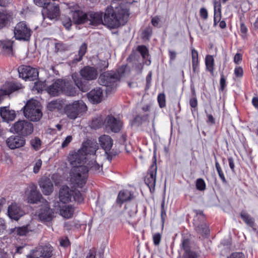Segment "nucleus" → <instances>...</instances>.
<instances>
[{
    "label": "nucleus",
    "instance_id": "nucleus-14",
    "mask_svg": "<svg viewBox=\"0 0 258 258\" xmlns=\"http://www.w3.org/2000/svg\"><path fill=\"white\" fill-rule=\"evenodd\" d=\"M106 127L114 133H117L121 130L122 123L119 119L112 116H108L106 118Z\"/></svg>",
    "mask_w": 258,
    "mask_h": 258
},
{
    "label": "nucleus",
    "instance_id": "nucleus-26",
    "mask_svg": "<svg viewBox=\"0 0 258 258\" xmlns=\"http://www.w3.org/2000/svg\"><path fill=\"white\" fill-rule=\"evenodd\" d=\"M92 25L97 26L103 23L102 13L99 12H90L88 19Z\"/></svg>",
    "mask_w": 258,
    "mask_h": 258
},
{
    "label": "nucleus",
    "instance_id": "nucleus-11",
    "mask_svg": "<svg viewBox=\"0 0 258 258\" xmlns=\"http://www.w3.org/2000/svg\"><path fill=\"white\" fill-rule=\"evenodd\" d=\"M25 142V140L19 135L11 136L6 140L7 145L11 149H15L23 147Z\"/></svg>",
    "mask_w": 258,
    "mask_h": 258
},
{
    "label": "nucleus",
    "instance_id": "nucleus-33",
    "mask_svg": "<svg viewBox=\"0 0 258 258\" xmlns=\"http://www.w3.org/2000/svg\"><path fill=\"white\" fill-rule=\"evenodd\" d=\"M87 48V44L86 43H83L80 46L79 52L78 56H76L74 59L75 62L80 61L82 60L83 56L86 52Z\"/></svg>",
    "mask_w": 258,
    "mask_h": 258
},
{
    "label": "nucleus",
    "instance_id": "nucleus-43",
    "mask_svg": "<svg viewBox=\"0 0 258 258\" xmlns=\"http://www.w3.org/2000/svg\"><path fill=\"white\" fill-rule=\"evenodd\" d=\"M64 92L67 95L69 96H75L78 94L76 89L71 86H68L64 88Z\"/></svg>",
    "mask_w": 258,
    "mask_h": 258
},
{
    "label": "nucleus",
    "instance_id": "nucleus-25",
    "mask_svg": "<svg viewBox=\"0 0 258 258\" xmlns=\"http://www.w3.org/2000/svg\"><path fill=\"white\" fill-rule=\"evenodd\" d=\"M53 247L50 245H46L38 248L37 252L41 258H50L53 255Z\"/></svg>",
    "mask_w": 258,
    "mask_h": 258
},
{
    "label": "nucleus",
    "instance_id": "nucleus-61",
    "mask_svg": "<svg viewBox=\"0 0 258 258\" xmlns=\"http://www.w3.org/2000/svg\"><path fill=\"white\" fill-rule=\"evenodd\" d=\"M220 83V89L221 90H223L226 86V80L223 75L221 77Z\"/></svg>",
    "mask_w": 258,
    "mask_h": 258
},
{
    "label": "nucleus",
    "instance_id": "nucleus-20",
    "mask_svg": "<svg viewBox=\"0 0 258 258\" xmlns=\"http://www.w3.org/2000/svg\"><path fill=\"white\" fill-rule=\"evenodd\" d=\"M73 196V191L67 186H62L59 194V198L60 201L63 203H68L71 201Z\"/></svg>",
    "mask_w": 258,
    "mask_h": 258
},
{
    "label": "nucleus",
    "instance_id": "nucleus-19",
    "mask_svg": "<svg viewBox=\"0 0 258 258\" xmlns=\"http://www.w3.org/2000/svg\"><path fill=\"white\" fill-rule=\"evenodd\" d=\"M81 75L87 80H93L97 78L98 74L96 69L93 67H85L80 71Z\"/></svg>",
    "mask_w": 258,
    "mask_h": 258
},
{
    "label": "nucleus",
    "instance_id": "nucleus-5",
    "mask_svg": "<svg viewBox=\"0 0 258 258\" xmlns=\"http://www.w3.org/2000/svg\"><path fill=\"white\" fill-rule=\"evenodd\" d=\"M90 149L87 156V160L85 161V165L88 169V172L94 173H100L102 170V165L99 163L96 160V152L98 149L97 144L96 142L90 143Z\"/></svg>",
    "mask_w": 258,
    "mask_h": 258
},
{
    "label": "nucleus",
    "instance_id": "nucleus-58",
    "mask_svg": "<svg viewBox=\"0 0 258 258\" xmlns=\"http://www.w3.org/2000/svg\"><path fill=\"white\" fill-rule=\"evenodd\" d=\"M234 74L237 77H241L243 75L242 69L240 67L236 68L234 70Z\"/></svg>",
    "mask_w": 258,
    "mask_h": 258
},
{
    "label": "nucleus",
    "instance_id": "nucleus-22",
    "mask_svg": "<svg viewBox=\"0 0 258 258\" xmlns=\"http://www.w3.org/2000/svg\"><path fill=\"white\" fill-rule=\"evenodd\" d=\"M30 192L27 196L28 202L32 204L36 203L40 200L41 195L37 191L36 185L32 184L30 186Z\"/></svg>",
    "mask_w": 258,
    "mask_h": 258
},
{
    "label": "nucleus",
    "instance_id": "nucleus-9",
    "mask_svg": "<svg viewBox=\"0 0 258 258\" xmlns=\"http://www.w3.org/2000/svg\"><path fill=\"white\" fill-rule=\"evenodd\" d=\"M20 77L26 80L34 81L38 77L37 70L28 66H22L18 68Z\"/></svg>",
    "mask_w": 258,
    "mask_h": 258
},
{
    "label": "nucleus",
    "instance_id": "nucleus-51",
    "mask_svg": "<svg viewBox=\"0 0 258 258\" xmlns=\"http://www.w3.org/2000/svg\"><path fill=\"white\" fill-rule=\"evenodd\" d=\"M8 94L9 93L7 92V89L5 88L4 86H3V87L0 89V103Z\"/></svg>",
    "mask_w": 258,
    "mask_h": 258
},
{
    "label": "nucleus",
    "instance_id": "nucleus-44",
    "mask_svg": "<svg viewBox=\"0 0 258 258\" xmlns=\"http://www.w3.org/2000/svg\"><path fill=\"white\" fill-rule=\"evenodd\" d=\"M215 167H216V170L217 171V172L219 174L220 178L222 180V181L224 183H226L227 181L225 178L224 173L222 170V169L220 167L219 163L217 161H216L215 163Z\"/></svg>",
    "mask_w": 258,
    "mask_h": 258
},
{
    "label": "nucleus",
    "instance_id": "nucleus-3",
    "mask_svg": "<svg viewBox=\"0 0 258 258\" xmlns=\"http://www.w3.org/2000/svg\"><path fill=\"white\" fill-rule=\"evenodd\" d=\"M87 110V107L82 100H78L67 104L64 112L70 119L75 120L82 116Z\"/></svg>",
    "mask_w": 258,
    "mask_h": 258
},
{
    "label": "nucleus",
    "instance_id": "nucleus-57",
    "mask_svg": "<svg viewBox=\"0 0 258 258\" xmlns=\"http://www.w3.org/2000/svg\"><path fill=\"white\" fill-rule=\"evenodd\" d=\"M108 64L107 62H106L105 60H102L98 64V68L100 70H102L107 68L108 67Z\"/></svg>",
    "mask_w": 258,
    "mask_h": 258
},
{
    "label": "nucleus",
    "instance_id": "nucleus-36",
    "mask_svg": "<svg viewBox=\"0 0 258 258\" xmlns=\"http://www.w3.org/2000/svg\"><path fill=\"white\" fill-rule=\"evenodd\" d=\"M191 55H192V69L194 72L197 71L198 67V52L194 48L191 49Z\"/></svg>",
    "mask_w": 258,
    "mask_h": 258
},
{
    "label": "nucleus",
    "instance_id": "nucleus-53",
    "mask_svg": "<svg viewBox=\"0 0 258 258\" xmlns=\"http://www.w3.org/2000/svg\"><path fill=\"white\" fill-rule=\"evenodd\" d=\"M73 138L71 136H67L64 140L63 141V142L61 144V147L62 148H64L67 147L69 144L72 141Z\"/></svg>",
    "mask_w": 258,
    "mask_h": 258
},
{
    "label": "nucleus",
    "instance_id": "nucleus-16",
    "mask_svg": "<svg viewBox=\"0 0 258 258\" xmlns=\"http://www.w3.org/2000/svg\"><path fill=\"white\" fill-rule=\"evenodd\" d=\"M8 213L11 219L16 221L18 220L25 214L20 207L16 204H12L9 206Z\"/></svg>",
    "mask_w": 258,
    "mask_h": 258
},
{
    "label": "nucleus",
    "instance_id": "nucleus-2",
    "mask_svg": "<svg viewBox=\"0 0 258 258\" xmlns=\"http://www.w3.org/2000/svg\"><path fill=\"white\" fill-rule=\"evenodd\" d=\"M88 169L85 165L73 167L70 172V181L75 187H82L86 183Z\"/></svg>",
    "mask_w": 258,
    "mask_h": 258
},
{
    "label": "nucleus",
    "instance_id": "nucleus-28",
    "mask_svg": "<svg viewBox=\"0 0 258 258\" xmlns=\"http://www.w3.org/2000/svg\"><path fill=\"white\" fill-rule=\"evenodd\" d=\"M63 107L62 100H55L49 102L47 105V108L50 111H58Z\"/></svg>",
    "mask_w": 258,
    "mask_h": 258
},
{
    "label": "nucleus",
    "instance_id": "nucleus-50",
    "mask_svg": "<svg viewBox=\"0 0 258 258\" xmlns=\"http://www.w3.org/2000/svg\"><path fill=\"white\" fill-rule=\"evenodd\" d=\"M217 3L214 4V22L215 24H217V21H219L220 19L219 17L220 16L221 9L218 8V12L216 11Z\"/></svg>",
    "mask_w": 258,
    "mask_h": 258
},
{
    "label": "nucleus",
    "instance_id": "nucleus-42",
    "mask_svg": "<svg viewBox=\"0 0 258 258\" xmlns=\"http://www.w3.org/2000/svg\"><path fill=\"white\" fill-rule=\"evenodd\" d=\"M16 232L17 234L20 236L25 235L27 233L30 231V229L29 225L19 227L16 228Z\"/></svg>",
    "mask_w": 258,
    "mask_h": 258
},
{
    "label": "nucleus",
    "instance_id": "nucleus-49",
    "mask_svg": "<svg viewBox=\"0 0 258 258\" xmlns=\"http://www.w3.org/2000/svg\"><path fill=\"white\" fill-rule=\"evenodd\" d=\"M42 162L41 159H37L35 161V163L33 167V172L35 173H37L39 172L42 166Z\"/></svg>",
    "mask_w": 258,
    "mask_h": 258
},
{
    "label": "nucleus",
    "instance_id": "nucleus-6",
    "mask_svg": "<svg viewBox=\"0 0 258 258\" xmlns=\"http://www.w3.org/2000/svg\"><path fill=\"white\" fill-rule=\"evenodd\" d=\"M90 144L87 143L77 152H72L69 154L68 159L72 167L75 166L84 165L90 149Z\"/></svg>",
    "mask_w": 258,
    "mask_h": 258
},
{
    "label": "nucleus",
    "instance_id": "nucleus-13",
    "mask_svg": "<svg viewBox=\"0 0 258 258\" xmlns=\"http://www.w3.org/2000/svg\"><path fill=\"white\" fill-rule=\"evenodd\" d=\"M70 14L73 17V22L76 24H82L86 22L88 16L85 13L78 9V7L70 8Z\"/></svg>",
    "mask_w": 258,
    "mask_h": 258
},
{
    "label": "nucleus",
    "instance_id": "nucleus-29",
    "mask_svg": "<svg viewBox=\"0 0 258 258\" xmlns=\"http://www.w3.org/2000/svg\"><path fill=\"white\" fill-rule=\"evenodd\" d=\"M133 198L132 194L128 190L120 191L118 195L117 203L122 204L131 200Z\"/></svg>",
    "mask_w": 258,
    "mask_h": 258
},
{
    "label": "nucleus",
    "instance_id": "nucleus-17",
    "mask_svg": "<svg viewBox=\"0 0 258 258\" xmlns=\"http://www.w3.org/2000/svg\"><path fill=\"white\" fill-rule=\"evenodd\" d=\"M88 98L92 103H98L100 102L103 98V90L100 88H96L87 94Z\"/></svg>",
    "mask_w": 258,
    "mask_h": 258
},
{
    "label": "nucleus",
    "instance_id": "nucleus-54",
    "mask_svg": "<svg viewBox=\"0 0 258 258\" xmlns=\"http://www.w3.org/2000/svg\"><path fill=\"white\" fill-rule=\"evenodd\" d=\"M196 253L192 251H187L184 253L182 258H196Z\"/></svg>",
    "mask_w": 258,
    "mask_h": 258
},
{
    "label": "nucleus",
    "instance_id": "nucleus-8",
    "mask_svg": "<svg viewBox=\"0 0 258 258\" xmlns=\"http://www.w3.org/2000/svg\"><path fill=\"white\" fill-rule=\"evenodd\" d=\"M14 36L16 39L28 41L31 35V30L24 22L18 23L14 28Z\"/></svg>",
    "mask_w": 258,
    "mask_h": 258
},
{
    "label": "nucleus",
    "instance_id": "nucleus-35",
    "mask_svg": "<svg viewBox=\"0 0 258 258\" xmlns=\"http://www.w3.org/2000/svg\"><path fill=\"white\" fill-rule=\"evenodd\" d=\"M241 218L244 221V222L249 226L250 227H253L254 224V220L249 214L245 212H241L240 214Z\"/></svg>",
    "mask_w": 258,
    "mask_h": 258
},
{
    "label": "nucleus",
    "instance_id": "nucleus-37",
    "mask_svg": "<svg viewBox=\"0 0 258 258\" xmlns=\"http://www.w3.org/2000/svg\"><path fill=\"white\" fill-rule=\"evenodd\" d=\"M10 16L4 12H0V28H3L6 26L9 21Z\"/></svg>",
    "mask_w": 258,
    "mask_h": 258
},
{
    "label": "nucleus",
    "instance_id": "nucleus-55",
    "mask_svg": "<svg viewBox=\"0 0 258 258\" xmlns=\"http://www.w3.org/2000/svg\"><path fill=\"white\" fill-rule=\"evenodd\" d=\"M200 14L201 17L204 20H206L208 18V12L207 10L204 8H201L200 11Z\"/></svg>",
    "mask_w": 258,
    "mask_h": 258
},
{
    "label": "nucleus",
    "instance_id": "nucleus-56",
    "mask_svg": "<svg viewBox=\"0 0 258 258\" xmlns=\"http://www.w3.org/2000/svg\"><path fill=\"white\" fill-rule=\"evenodd\" d=\"M229 258H245V256L242 252H234L230 255Z\"/></svg>",
    "mask_w": 258,
    "mask_h": 258
},
{
    "label": "nucleus",
    "instance_id": "nucleus-34",
    "mask_svg": "<svg viewBox=\"0 0 258 258\" xmlns=\"http://www.w3.org/2000/svg\"><path fill=\"white\" fill-rule=\"evenodd\" d=\"M13 42L11 40L5 41L3 43V48L4 52L7 55H13Z\"/></svg>",
    "mask_w": 258,
    "mask_h": 258
},
{
    "label": "nucleus",
    "instance_id": "nucleus-47",
    "mask_svg": "<svg viewBox=\"0 0 258 258\" xmlns=\"http://www.w3.org/2000/svg\"><path fill=\"white\" fill-rule=\"evenodd\" d=\"M158 102L161 108L164 107L166 105L165 96L164 94L160 93L158 96Z\"/></svg>",
    "mask_w": 258,
    "mask_h": 258
},
{
    "label": "nucleus",
    "instance_id": "nucleus-32",
    "mask_svg": "<svg viewBox=\"0 0 258 258\" xmlns=\"http://www.w3.org/2000/svg\"><path fill=\"white\" fill-rule=\"evenodd\" d=\"M196 230L202 236H206L209 233V227L206 223H203L197 226Z\"/></svg>",
    "mask_w": 258,
    "mask_h": 258
},
{
    "label": "nucleus",
    "instance_id": "nucleus-18",
    "mask_svg": "<svg viewBox=\"0 0 258 258\" xmlns=\"http://www.w3.org/2000/svg\"><path fill=\"white\" fill-rule=\"evenodd\" d=\"M64 83L62 80H58L47 88L48 93L52 96H57L63 91Z\"/></svg>",
    "mask_w": 258,
    "mask_h": 258
},
{
    "label": "nucleus",
    "instance_id": "nucleus-38",
    "mask_svg": "<svg viewBox=\"0 0 258 258\" xmlns=\"http://www.w3.org/2000/svg\"><path fill=\"white\" fill-rule=\"evenodd\" d=\"M30 145L33 149L38 151L40 149L41 141L39 138L35 137L30 140Z\"/></svg>",
    "mask_w": 258,
    "mask_h": 258
},
{
    "label": "nucleus",
    "instance_id": "nucleus-45",
    "mask_svg": "<svg viewBox=\"0 0 258 258\" xmlns=\"http://www.w3.org/2000/svg\"><path fill=\"white\" fill-rule=\"evenodd\" d=\"M75 201L82 203L84 201V198L81 192L78 190L73 191V196Z\"/></svg>",
    "mask_w": 258,
    "mask_h": 258
},
{
    "label": "nucleus",
    "instance_id": "nucleus-62",
    "mask_svg": "<svg viewBox=\"0 0 258 258\" xmlns=\"http://www.w3.org/2000/svg\"><path fill=\"white\" fill-rule=\"evenodd\" d=\"M160 22V19L158 17H155L152 19V24L155 27H157Z\"/></svg>",
    "mask_w": 258,
    "mask_h": 258
},
{
    "label": "nucleus",
    "instance_id": "nucleus-24",
    "mask_svg": "<svg viewBox=\"0 0 258 258\" xmlns=\"http://www.w3.org/2000/svg\"><path fill=\"white\" fill-rule=\"evenodd\" d=\"M42 191L45 195H49L53 191V184L48 178H44L39 182Z\"/></svg>",
    "mask_w": 258,
    "mask_h": 258
},
{
    "label": "nucleus",
    "instance_id": "nucleus-63",
    "mask_svg": "<svg viewBox=\"0 0 258 258\" xmlns=\"http://www.w3.org/2000/svg\"><path fill=\"white\" fill-rule=\"evenodd\" d=\"M147 115L141 116H140L139 115H138L135 118V120L136 121H138V122H142L143 121L146 120L147 119Z\"/></svg>",
    "mask_w": 258,
    "mask_h": 258
},
{
    "label": "nucleus",
    "instance_id": "nucleus-23",
    "mask_svg": "<svg viewBox=\"0 0 258 258\" xmlns=\"http://www.w3.org/2000/svg\"><path fill=\"white\" fill-rule=\"evenodd\" d=\"M99 141L102 148L107 154L113 145V141L111 137L108 135H103L99 138Z\"/></svg>",
    "mask_w": 258,
    "mask_h": 258
},
{
    "label": "nucleus",
    "instance_id": "nucleus-41",
    "mask_svg": "<svg viewBox=\"0 0 258 258\" xmlns=\"http://www.w3.org/2000/svg\"><path fill=\"white\" fill-rule=\"evenodd\" d=\"M4 87L5 88L7 89V92H8L9 94L14 91L18 90L20 88L19 85L14 83H8L4 85Z\"/></svg>",
    "mask_w": 258,
    "mask_h": 258
},
{
    "label": "nucleus",
    "instance_id": "nucleus-59",
    "mask_svg": "<svg viewBox=\"0 0 258 258\" xmlns=\"http://www.w3.org/2000/svg\"><path fill=\"white\" fill-rule=\"evenodd\" d=\"M55 49L58 51H63L66 49V46L61 43H56L55 44Z\"/></svg>",
    "mask_w": 258,
    "mask_h": 258
},
{
    "label": "nucleus",
    "instance_id": "nucleus-15",
    "mask_svg": "<svg viewBox=\"0 0 258 258\" xmlns=\"http://www.w3.org/2000/svg\"><path fill=\"white\" fill-rule=\"evenodd\" d=\"M43 16H46L48 18L52 20L56 18L59 15V9L57 5L50 4L42 12Z\"/></svg>",
    "mask_w": 258,
    "mask_h": 258
},
{
    "label": "nucleus",
    "instance_id": "nucleus-39",
    "mask_svg": "<svg viewBox=\"0 0 258 258\" xmlns=\"http://www.w3.org/2000/svg\"><path fill=\"white\" fill-rule=\"evenodd\" d=\"M214 61V58L212 55H208L206 56L205 59L206 67L207 70L211 72L213 71Z\"/></svg>",
    "mask_w": 258,
    "mask_h": 258
},
{
    "label": "nucleus",
    "instance_id": "nucleus-64",
    "mask_svg": "<svg viewBox=\"0 0 258 258\" xmlns=\"http://www.w3.org/2000/svg\"><path fill=\"white\" fill-rule=\"evenodd\" d=\"M242 60V55L240 53H236L234 56V62L238 64Z\"/></svg>",
    "mask_w": 258,
    "mask_h": 258
},
{
    "label": "nucleus",
    "instance_id": "nucleus-30",
    "mask_svg": "<svg viewBox=\"0 0 258 258\" xmlns=\"http://www.w3.org/2000/svg\"><path fill=\"white\" fill-rule=\"evenodd\" d=\"M137 50L142 55V57L144 59H147L146 60V64L147 65H149L151 63V61L150 59H149V51L147 48L144 45H140L137 47Z\"/></svg>",
    "mask_w": 258,
    "mask_h": 258
},
{
    "label": "nucleus",
    "instance_id": "nucleus-31",
    "mask_svg": "<svg viewBox=\"0 0 258 258\" xmlns=\"http://www.w3.org/2000/svg\"><path fill=\"white\" fill-rule=\"evenodd\" d=\"M74 209L71 206H64L60 210V213L65 218H71L73 214Z\"/></svg>",
    "mask_w": 258,
    "mask_h": 258
},
{
    "label": "nucleus",
    "instance_id": "nucleus-21",
    "mask_svg": "<svg viewBox=\"0 0 258 258\" xmlns=\"http://www.w3.org/2000/svg\"><path fill=\"white\" fill-rule=\"evenodd\" d=\"M0 114L5 121L13 120L16 117L15 111L10 110L8 107H2L0 108Z\"/></svg>",
    "mask_w": 258,
    "mask_h": 258
},
{
    "label": "nucleus",
    "instance_id": "nucleus-12",
    "mask_svg": "<svg viewBox=\"0 0 258 258\" xmlns=\"http://www.w3.org/2000/svg\"><path fill=\"white\" fill-rule=\"evenodd\" d=\"M53 214L52 209L50 208L48 203L46 202L40 208L38 218L42 221H50L53 217Z\"/></svg>",
    "mask_w": 258,
    "mask_h": 258
},
{
    "label": "nucleus",
    "instance_id": "nucleus-1",
    "mask_svg": "<svg viewBox=\"0 0 258 258\" xmlns=\"http://www.w3.org/2000/svg\"><path fill=\"white\" fill-rule=\"evenodd\" d=\"M126 68L122 66L119 68L117 74L113 72L104 73L99 78V84L106 87L107 92H111L115 88L117 81L123 76Z\"/></svg>",
    "mask_w": 258,
    "mask_h": 258
},
{
    "label": "nucleus",
    "instance_id": "nucleus-10",
    "mask_svg": "<svg viewBox=\"0 0 258 258\" xmlns=\"http://www.w3.org/2000/svg\"><path fill=\"white\" fill-rule=\"evenodd\" d=\"M157 168L156 162H155L150 166L148 172L145 177V182L150 188L151 192L153 191L155 189Z\"/></svg>",
    "mask_w": 258,
    "mask_h": 258
},
{
    "label": "nucleus",
    "instance_id": "nucleus-60",
    "mask_svg": "<svg viewBox=\"0 0 258 258\" xmlns=\"http://www.w3.org/2000/svg\"><path fill=\"white\" fill-rule=\"evenodd\" d=\"M188 244H189V242H188V240L184 239L182 241V246L183 248V249L185 250V252H187V251H190V250L188 248Z\"/></svg>",
    "mask_w": 258,
    "mask_h": 258
},
{
    "label": "nucleus",
    "instance_id": "nucleus-40",
    "mask_svg": "<svg viewBox=\"0 0 258 258\" xmlns=\"http://www.w3.org/2000/svg\"><path fill=\"white\" fill-rule=\"evenodd\" d=\"M127 212L130 217L134 216L137 212V206L135 204H128L126 206Z\"/></svg>",
    "mask_w": 258,
    "mask_h": 258
},
{
    "label": "nucleus",
    "instance_id": "nucleus-48",
    "mask_svg": "<svg viewBox=\"0 0 258 258\" xmlns=\"http://www.w3.org/2000/svg\"><path fill=\"white\" fill-rule=\"evenodd\" d=\"M62 23L63 25L67 29H69L72 26V21L69 17H64L62 19Z\"/></svg>",
    "mask_w": 258,
    "mask_h": 258
},
{
    "label": "nucleus",
    "instance_id": "nucleus-4",
    "mask_svg": "<svg viewBox=\"0 0 258 258\" xmlns=\"http://www.w3.org/2000/svg\"><path fill=\"white\" fill-rule=\"evenodd\" d=\"M24 109V115L28 119L32 121H38L42 116L39 102L36 100H29Z\"/></svg>",
    "mask_w": 258,
    "mask_h": 258
},
{
    "label": "nucleus",
    "instance_id": "nucleus-7",
    "mask_svg": "<svg viewBox=\"0 0 258 258\" xmlns=\"http://www.w3.org/2000/svg\"><path fill=\"white\" fill-rule=\"evenodd\" d=\"M34 131L33 123L28 120H20L15 122L10 128V132L22 137L32 134Z\"/></svg>",
    "mask_w": 258,
    "mask_h": 258
},
{
    "label": "nucleus",
    "instance_id": "nucleus-52",
    "mask_svg": "<svg viewBox=\"0 0 258 258\" xmlns=\"http://www.w3.org/2000/svg\"><path fill=\"white\" fill-rule=\"evenodd\" d=\"M154 243L155 245H158L161 241V235L159 233H155L153 236Z\"/></svg>",
    "mask_w": 258,
    "mask_h": 258
},
{
    "label": "nucleus",
    "instance_id": "nucleus-46",
    "mask_svg": "<svg viewBox=\"0 0 258 258\" xmlns=\"http://www.w3.org/2000/svg\"><path fill=\"white\" fill-rule=\"evenodd\" d=\"M197 188L199 190H204L206 188V183L202 178H199L196 181Z\"/></svg>",
    "mask_w": 258,
    "mask_h": 258
},
{
    "label": "nucleus",
    "instance_id": "nucleus-27",
    "mask_svg": "<svg viewBox=\"0 0 258 258\" xmlns=\"http://www.w3.org/2000/svg\"><path fill=\"white\" fill-rule=\"evenodd\" d=\"M73 79L78 88L83 92H86L89 89V87L86 82L83 81L81 78L78 77L77 74L72 75Z\"/></svg>",
    "mask_w": 258,
    "mask_h": 258
}]
</instances>
